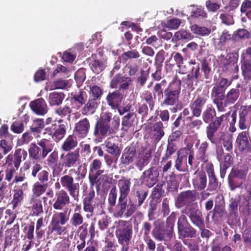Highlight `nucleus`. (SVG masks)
I'll return each mask as SVG.
<instances>
[{"label":"nucleus","mask_w":251,"mask_h":251,"mask_svg":"<svg viewBox=\"0 0 251 251\" xmlns=\"http://www.w3.org/2000/svg\"><path fill=\"white\" fill-rule=\"evenodd\" d=\"M176 213L172 212L168 217L166 221V227L163 228V224L158 220L154 222V227L152 231L153 238L158 241H169L173 237L174 224Z\"/></svg>","instance_id":"f257e3e1"},{"label":"nucleus","mask_w":251,"mask_h":251,"mask_svg":"<svg viewBox=\"0 0 251 251\" xmlns=\"http://www.w3.org/2000/svg\"><path fill=\"white\" fill-rule=\"evenodd\" d=\"M116 236L122 246L121 251H128L132 237V226L126 221L121 222V225L116 230Z\"/></svg>","instance_id":"f03ea898"},{"label":"nucleus","mask_w":251,"mask_h":251,"mask_svg":"<svg viewBox=\"0 0 251 251\" xmlns=\"http://www.w3.org/2000/svg\"><path fill=\"white\" fill-rule=\"evenodd\" d=\"M181 90V81L175 78L164 91V99L162 105L173 106L178 102Z\"/></svg>","instance_id":"7ed1b4c3"},{"label":"nucleus","mask_w":251,"mask_h":251,"mask_svg":"<svg viewBox=\"0 0 251 251\" xmlns=\"http://www.w3.org/2000/svg\"><path fill=\"white\" fill-rule=\"evenodd\" d=\"M137 209L136 205L131 200L128 202L127 200L118 199V204L113 212V215L116 218H121L124 215L130 217Z\"/></svg>","instance_id":"20e7f679"},{"label":"nucleus","mask_w":251,"mask_h":251,"mask_svg":"<svg viewBox=\"0 0 251 251\" xmlns=\"http://www.w3.org/2000/svg\"><path fill=\"white\" fill-rule=\"evenodd\" d=\"M177 229L180 239L193 238L197 236L196 230L188 223L184 215H181L178 218Z\"/></svg>","instance_id":"39448f33"},{"label":"nucleus","mask_w":251,"mask_h":251,"mask_svg":"<svg viewBox=\"0 0 251 251\" xmlns=\"http://www.w3.org/2000/svg\"><path fill=\"white\" fill-rule=\"evenodd\" d=\"M181 213L186 214L191 223L200 229L204 227L205 224L202 212L197 206H185Z\"/></svg>","instance_id":"423d86ee"},{"label":"nucleus","mask_w":251,"mask_h":251,"mask_svg":"<svg viewBox=\"0 0 251 251\" xmlns=\"http://www.w3.org/2000/svg\"><path fill=\"white\" fill-rule=\"evenodd\" d=\"M240 95V91L238 89L232 88L228 91L224 97L222 98L217 101V110L220 112L225 111V108L228 105L234 103L238 99Z\"/></svg>","instance_id":"0eeeda50"},{"label":"nucleus","mask_w":251,"mask_h":251,"mask_svg":"<svg viewBox=\"0 0 251 251\" xmlns=\"http://www.w3.org/2000/svg\"><path fill=\"white\" fill-rule=\"evenodd\" d=\"M197 200V192L195 190H187L181 192L175 199V206L180 208L184 206H194L191 205Z\"/></svg>","instance_id":"6e6552de"},{"label":"nucleus","mask_w":251,"mask_h":251,"mask_svg":"<svg viewBox=\"0 0 251 251\" xmlns=\"http://www.w3.org/2000/svg\"><path fill=\"white\" fill-rule=\"evenodd\" d=\"M60 183L62 187L66 188L71 196L76 200L79 197V185L78 183H74V178L69 175H65L60 178Z\"/></svg>","instance_id":"1a4fd4ad"},{"label":"nucleus","mask_w":251,"mask_h":251,"mask_svg":"<svg viewBox=\"0 0 251 251\" xmlns=\"http://www.w3.org/2000/svg\"><path fill=\"white\" fill-rule=\"evenodd\" d=\"M159 176L158 168L153 166L145 171L141 176V179L147 186L151 188L157 181Z\"/></svg>","instance_id":"9d476101"},{"label":"nucleus","mask_w":251,"mask_h":251,"mask_svg":"<svg viewBox=\"0 0 251 251\" xmlns=\"http://www.w3.org/2000/svg\"><path fill=\"white\" fill-rule=\"evenodd\" d=\"M225 117V115H222L220 117H216L215 120L210 123L206 127L207 138L212 144H217L216 140L215 138V134L221 125Z\"/></svg>","instance_id":"9b49d317"},{"label":"nucleus","mask_w":251,"mask_h":251,"mask_svg":"<svg viewBox=\"0 0 251 251\" xmlns=\"http://www.w3.org/2000/svg\"><path fill=\"white\" fill-rule=\"evenodd\" d=\"M79 151L77 150L66 154L62 153L60 155L62 166L67 168L75 167L79 160Z\"/></svg>","instance_id":"f8f14e48"},{"label":"nucleus","mask_w":251,"mask_h":251,"mask_svg":"<svg viewBox=\"0 0 251 251\" xmlns=\"http://www.w3.org/2000/svg\"><path fill=\"white\" fill-rule=\"evenodd\" d=\"M192 182L194 189L197 191L203 190L207 185V176L203 170H197L192 176Z\"/></svg>","instance_id":"ddd939ff"},{"label":"nucleus","mask_w":251,"mask_h":251,"mask_svg":"<svg viewBox=\"0 0 251 251\" xmlns=\"http://www.w3.org/2000/svg\"><path fill=\"white\" fill-rule=\"evenodd\" d=\"M102 166L101 161L94 159L90 165L89 180L92 185L97 183L98 177L103 173L104 170H100Z\"/></svg>","instance_id":"4468645a"},{"label":"nucleus","mask_w":251,"mask_h":251,"mask_svg":"<svg viewBox=\"0 0 251 251\" xmlns=\"http://www.w3.org/2000/svg\"><path fill=\"white\" fill-rule=\"evenodd\" d=\"M54 202L53 207L55 210H61L64 207L70 203V197L67 193L61 190L56 193L55 197L53 200Z\"/></svg>","instance_id":"2eb2a0df"},{"label":"nucleus","mask_w":251,"mask_h":251,"mask_svg":"<svg viewBox=\"0 0 251 251\" xmlns=\"http://www.w3.org/2000/svg\"><path fill=\"white\" fill-rule=\"evenodd\" d=\"M251 123V106L242 107L239 111V126L240 129L247 128Z\"/></svg>","instance_id":"dca6fc26"},{"label":"nucleus","mask_w":251,"mask_h":251,"mask_svg":"<svg viewBox=\"0 0 251 251\" xmlns=\"http://www.w3.org/2000/svg\"><path fill=\"white\" fill-rule=\"evenodd\" d=\"M206 101V99L204 97L197 96L196 99L192 102L190 105L193 116L189 117L187 119L191 120L193 117H200L202 112V108L205 104Z\"/></svg>","instance_id":"f3484780"},{"label":"nucleus","mask_w":251,"mask_h":251,"mask_svg":"<svg viewBox=\"0 0 251 251\" xmlns=\"http://www.w3.org/2000/svg\"><path fill=\"white\" fill-rule=\"evenodd\" d=\"M248 172V166L244 164H240L234 166L232 168L229 175L241 181H246Z\"/></svg>","instance_id":"a211bd4d"},{"label":"nucleus","mask_w":251,"mask_h":251,"mask_svg":"<svg viewBox=\"0 0 251 251\" xmlns=\"http://www.w3.org/2000/svg\"><path fill=\"white\" fill-rule=\"evenodd\" d=\"M50 130V133L52 136V138L56 142L60 141L65 136L67 128V124H56L52 125L49 128Z\"/></svg>","instance_id":"6ab92c4d"},{"label":"nucleus","mask_w":251,"mask_h":251,"mask_svg":"<svg viewBox=\"0 0 251 251\" xmlns=\"http://www.w3.org/2000/svg\"><path fill=\"white\" fill-rule=\"evenodd\" d=\"M136 157V150L134 146L127 147L124 150L121 157V163L125 165L134 162Z\"/></svg>","instance_id":"aec40b11"},{"label":"nucleus","mask_w":251,"mask_h":251,"mask_svg":"<svg viewBox=\"0 0 251 251\" xmlns=\"http://www.w3.org/2000/svg\"><path fill=\"white\" fill-rule=\"evenodd\" d=\"M90 127L89 121L85 118L75 123V131L80 137L84 138L87 136Z\"/></svg>","instance_id":"412c9836"},{"label":"nucleus","mask_w":251,"mask_h":251,"mask_svg":"<svg viewBox=\"0 0 251 251\" xmlns=\"http://www.w3.org/2000/svg\"><path fill=\"white\" fill-rule=\"evenodd\" d=\"M114 130L112 128H110V124L105 123L103 122L98 121L96 124L94 135L95 136L97 137L99 134L102 136H106L108 134H112L114 133Z\"/></svg>","instance_id":"4be33fe9"},{"label":"nucleus","mask_w":251,"mask_h":251,"mask_svg":"<svg viewBox=\"0 0 251 251\" xmlns=\"http://www.w3.org/2000/svg\"><path fill=\"white\" fill-rule=\"evenodd\" d=\"M30 106L33 111L38 115H44L48 112L47 105L42 98L31 101Z\"/></svg>","instance_id":"5701e85b"},{"label":"nucleus","mask_w":251,"mask_h":251,"mask_svg":"<svg viewBox=\"0 0 251 251\" xmlns=\"http://www.w3.org/2000/svg\"><path fill=\"white\" fill-rule=\"evenodd\" d=\"M42 166L40 164L36 163L32 168V176L36 177L37 175L40 183H44L49 180V172L46 170H41Z\"/></svg>","instance_id":"b1692460"},{"label":"nucleus","mask_w":251,"mask_h":251,"mask_svg":"<svg viewBox=\"0 0 251 251\" xmlns=\"http://www.w3.org/2000/svg\"><path fill=\"white\" fill-rule=\"evenodd\" d=\"M122 99L123 95L119 90H116L112 93H109L106 98L107 104L112 109L118 108L119 103L121 102Z\"/></svg>","instance_id":"393cba45"},{"label":"nucleus","mask_w":251,"mask_h":251,"mask_svg":"<svg viewBox=\"0 0 251 251\" xmlns=\"http://www.w3.org/2000/svg\"><path fill=\"white\" fill-rule=\"evenodd\" d=\"M236 143L241 151H248L250 148V143L248 139V133L243 131L240 133L236 139Z\"/></svg>","instance_id":"a878e982"},{"label":"nucleus","mask_w":251,"mask_h":251,"mask_svg":"<svg viewBox=\"0 0 251 251\" xmlns=\"http://www.w3.org/2000/svg\"><path fill=\"white\" fill-rule=\"evenodd\" d=\"M131 183L130 179H124L118 181L120 196L118 199L127 200V197L130 191Z\"/></svg>","instance_id":"bb28decb"},{"label":"nucleus","mask_w":251,"mask_h":251,"mask_svg":"<svg viewBox=\"0 0 251 251\" xmlns=\"http://www.w3.org/2000/svg\"><path fill=\"white\" fill-rule=\"evenodd\" d=\"M163 128V123L161 121L156 122L153 124L151 129L153 138L155 141L158 142L164 136L165 133Z\"/></svg>","instance_id":"cd10ccee"},{"label":"nucleus","mask_w":251,"mask_h":251,"mask_svg":"<svg viewBox=\"0 0 251 251\" xmlns=\"http://www.w3.org/2000/svg\"><path fill=\"white\" fill-rule=\"evenodd\" d=\"M233 136L229 133L224 134L221 133L219 142H221L227 151L232 152L233 150L232 145Z\"/></svg>","instance_id":"c85d7f7f"},{"label":"nucleus","mask_w":251,"mask_h":251,"mask_svg":"<svg viewBox=\"0 0 251 251\" xmlns=\"http://www.w3.org/2000/svg\"><path fill=\"white\" fill-rule=\"evenodd\" d=\"M106 151L109 153L115 156H119L121 153V150L118 145L114 142L112 138L107 139L104 143Z\"/></svg>","instance_id":"c756f323"},{"label":"nucleus","mask_w":251,"mask_h":251,"mask_svg":"<svg viewBox=\"0 0 251 251\" xmlns=\"http://www.w3.org/2000/svg\"><path fill=\"white\" fill-rule=\"evenodd\" d=\"M71 209H65L63 211L53 215L51 221L58 222L62 225L66 224L69 220Z\"/></svg>","instance_id":"7c9ffc66"},{"label":"nucleus","mask_w":251,"mask_h":251,"mask_svg":"<svg viewBox=\"0 0 251 251\" xmlns=\"http://www.w3.org/2000/svg\"><path fill=\"white\" fill-rule=\"evenodd\" d=\"M151 157V152L148 151L145 153L140 154L136 163V166L140 171H142L150 162Z\"/></svg>","instance_id":"2f4dec72"},{"label":"nucleus","mask_w":251,"mask_h":251,"mask_svg":"<svg viewBox=\"0 0 251 251\" xmlns=\"http://www.w3.org/2000/svg\"><path fill=\"white\" fill-rule=\"evenodd\" d=\"M209 146V144L206 141H204L201 143L198 149V151L197 154L196 158L204 163L208 162V157L206 154V150Z\"/></svg>","instance_id":"473e14b6"},{"label":"nucleus","mask_w":251,"mask_h":251,"mask_svg":"<svg viewBox=\"0 0 251 251\" xmlns=\"http://www.w3.org/2000/svg\"><path fill=\"white\" fill-rule=\"evenodd\" d=\"M27 155V152L23 149H18L15 150L13 155V163L16 168L19 167L22 160H25Z\"/></svg>","instance_id":"72a5a7b5"},{"label":"nucleus","mask_w":251,"mask_h":251,"mask_svg":"<svg viewBox=\"0 0 251 251\" xmlns=\"http://www.w3.org/2000/svg\"><path fill=\"white\" fill-rule=\"evenodd\" d=\"M77 145L76 137L74 135H69L61 146V149L65 151H69L73 150Z\"/></svg>","instance_id":"f704fd0d"},{"label":"nucleus","mask_w":251,"mask_h":251,"mask_svg":"<svg viewBox=\"0 0 251 251\" xmlns=\"http://www.w3.org/2000/svg\"><path fill=\"white\" fill-rule=\"evenodd\" d=\"M58 222L51 221L49 227V232L54 233L55 235H60L65 233L66 232V228Z\"/></svg>","instance_id":"c9c22d12"},{"label":"nucleus","mask_w":251,"mask_h":251,"mask_svg":"<svg viewBox=\"0 0 251 251\" xmlns=\"http://www.w3.org/2000/svg\"><path fill=\"white\" fill-rule=\"evenodd\" d=\"M65 95L63 93L54 92L49 95V102L51 106L60 104L64 100Z\"/></svg>","instance_id":"e433bc0d"},{"label":"nucleus","mask_w":251,"mask_h":251,"mask_svg":"<svg viewBox=\"0 0 251 251\" xmlns=\"http://www.w3.org/2000/svg\"><path fill=\"white\" fill-rule=\"evenodd\" d=\"M216 111L213 107H207L202 114L203 122L205 123H210L213 122L214 117L216 116Z\"/></svg>","instance_id":"4c0bfd02"},{"label":"nucleus","mask_w":251,"mask_h":251,"mask_svg":"<svg viewBox=\"0 0 251 251\" xmlns=\"http://www.w3.org/2000/svg\"><path fill=\"white\" fill-rule=\"evenodd\" d=\"M225 91V90L223 88H221L217 85L214 86L211 90V97L213 98V102L216 105L217 108L218 104L217 102L222 98V96L224 97Z\"/></svg>","instance_id":"58836bf2"},{"label":"nucleus","mask_w":251,"mask_h":251,"mask_svg":"<svg viewBox=\"0 0 251 251\" xmlns=\"http://www.w3.org/2000/svg\"><path fill=\"white\" fill-rule=\"evenodd\" d=\"M134 119V113L129 112L122 119V130L125 131H127L128 129L133 124Z\"/></svg>","instance_id":"ea45409f"},{"label":"nucleus","mask_w":251,"mask_h":251,"mask_svg":"<svg viewBox=\"0 0 251 251\" xmlns=\"http://www.w3.org/2000/svg\"><path fill=\"white\" fill-rule=\"evenodd\" d=\"M97 106V103L95 100H90L82 108V113L83 115L92 114Z\"/></svg>","instance_id":"a19ab883"},{"label":"nucleus","mask_w":251,"mask_h":251,"mask_svg":"<svg viewBox=\"0 0 251 251\" xmlns=\"http://www.w3.org/2000/svg\"><path fill=\"white\" fill-rule=\"evenodd\" d=\"M29 157L34 160H40L41 157L40 149L35 144L32 143L28 149Z\"/></svg>","instance_id":"79ce46f5"},{"label":"nucleus","mask_w":251,"mask_h":251,"mask_svg":"<svg viewBox=\"0 0 251 251\" xmlns=\"http://www.w3.org/2000/svg\"><path fill=\"white\" fill-rule=\"evenodd\" d=\"M244 181L237 179L234 177H231L229 175L228 177V185L231 191H234L236 188H242L244 184Z\"/></svg>","instance_id":"37998d69"},{"label":"nucleus","mask_w":251,"mask_h":251,"mask_svg":"<svg viewBox=\"0 0 251 251\" xmlns=\"http://www.w3.org/2000/svg\"><path fill=\"white\" fill-rule=\"evenodd\" d=\"M75 211H76L75 209ZM83 222V216L80 213L75 212L73 213L70 221L71 225L75 227L82 225Z\"/></svg>","instance_id":"c03bdc74"},{"label":"nucleus","mask_w":251,"mask_h":251,"mask_svg":"<svg viewBox=\"0 0 251 251\" xmlns=\"http://www.w3.org/2000/svg\"><path fill=\"white\" fill-rule=\"evenodd\" d=\"M148 195V191L144 189H139L136 192L135 196L137 198V208L141 206L144 202Z\"/></svg>","instance_id":"a18cd8bd"},{"label":"nucleus","mask_w":251,"mask_h":251,"mask_svg":"<svg viewBox=\"0 0 251 251\" xmlns=\"http://www.w3.org/2000/svg\"><path fill=\"white\" fill-rule=\"evenodd\" d=\"M72 112V109L69 106L65 105L57 108L55 113L62 118L67 116V120L69 121L71 118L70 114Z\"/></svg>","instance_id":"49530a36"},{"label":"nucleus","mask_w":251,"mask_h":251,"mask_svg":"<svg viewBox=\"0 0 251 251\" xmlns=\"http://www.w3.org/2000/svg\"><path fill=\"white\" fill-rule=\"evenodd\" d=\"M193 37L191 33L187 30L181 29L176 32L174 35L176 40H191Z\"/></svg>","instance_id":"de8ad7c7"},{"label":"nucleus","mask_w":251,"mask_h":251,"mask_svg":"<svg viewBox=\"0 0 251 251\" xmlns=\"http://www.w3.org/2000/svg\"><path fill=\"white\" fill-rule=\"evenodd\" d=\"M117 198V191L115 186H114L110 190L108 196V206L111 208L116 205Z\"/></svg>","instance_id":"09e8293b"},{"label":"nucleus","mask_w":251,"mask_h":251,"mask_svg":"<svg viewBox=\"0 0 251 251\" xmlns=\"http://www.w3.org/2000/svg\"><path fill=\"white\" fill-rule=\"evenodd\" d=\"M58 54H59V56L65 63H73L76 58L75 54L73 53L69 50V49L65 50L62 53L59 52Z\"/></svg>","instance_id":"8fccbe9b"},{"label":"nucleus","mask_w":251,"mask_h":251,"mask_svg":"<svg viewBox=\"0 0 251 251\" xmlns=\"http://www.w3.org/2000/svg\"><path fill=\"white\" fill-rule=\"evenodd\" d=\"M47 187V184H41L39 182H36L33 186L32 192L34 195L39 197L45 192Z\"/></svg>","instance_id":"3c124183"},{"label":"nucleus","mask_w":251,"mask_h":251,"mask_svg":"<svg viewBox=\"0 0 251 251\" xmlns=\"http://www.w3.org/2000/svg\"><path fill=\"white\" fill-rule=\"evenodd\" d=\"M95 207V204L94 202L83 201V211L86 213H88L86 215L87 217L89 218L90 216H92L93 215Z\"/></svg>","instance_id":"603ef678"},{"label":"nucleus","mask_w":251,"mask_h":251,"mask_svg":"<svg viewBox=\"0 0 251 251\" xmlns=\"http://www.w3.org/2000/svg\"><path fill=\"white\" fill-rule=\"evenodd\" d=\"M106 61L103 56V53L100 51L93 54L87 59V62L89 63H104Z\"/></svg>","instance_id":"864d4df0"},{"label":"nucleus","mask_w":251,"mask_h":251,"mask_svg":"<svg viewBox=\"0 0 251 251\" xmlns=\"http://www.w3.org/2000/svg\"><path fill=\"white\" fill-rule=\"evenodd\" d=\"M44 121L42 119L34 120L31 126V130L33 132L40 133L44 127Z\"/></svg>","instance_id":"5fc2aeb1"},{"label":"nucleus","mask_w":251,"mask_h":251,"mask_svg":"<svg viewBox=\"0 0 251 251\" xmlns=\"http://www.w3.org/2000/svg\"><path fill=\"white\" fill-rule=\"evenodd\" d=\"M191 30L197 34L201 35H208L210 34L211 30L207 27L200 26L197 25H194L191 26Z\"/></svg>","instance_id":"6e6d98bb"},{"label":"nucleus","mask_w":251,"mask_h":251,"mask_svg":"<svg viewBox=\"0 0 251 251\" xmlns=\"http://www.w3.org/2000/svg\"><path fill=\"white\" fill-rule=\"evenodd\" d=\"M23 199V192L21 190H16L13 196L12 201V208L14 209L19 203H21Z\"/></svg>","instance_id":"4d7b16f0"},{"label":"nucleus","mask_w":251,"mask_h":251,"mask_svg":"<svg viewBox=\"0 0 251 251\" xmlns=\"http://www.w3.org/2000/svg\"><path fill=\"white\" fill-rule=\"evenodd\" d=\"M140 56L139 52L135 50L125 52L121 55L123 61H127L133 58H137Z\"/></svg>","instance_id":"13d9d810"},{"label":"nucleus","mask_w":251,"mask_h":251,"mask_svg":"<svg viewBox=\"0 0 251 251\" xmlns=\"http://www.w3.org/2000/svg\"><path fill=\"white\" fill-rule=\"evenodd\" d=\"M199 67L193 68L191 74H190L187 75L188 86H190V87L192 88V89H193L194 88H192V84L191 83H193V80L196 79L198 78L199 75Z\"/></svg>","instance_id":"bf43d9fd"},{"label":"nucleus","mask_w":251,"mask_h":251,"mask_svg":"<svg viewBox=\"0 0 251 251\" xmlns=\"http://www.w3.org/2000/svg\"><path fill=\"white\" fill-rule=\"evenodd\" d=\"M220 18L221 19L222 23L226 25H230L234 23L233 16L229 13H222L220 15Z\"/></svg>","instance_id":"052dcab7"},{"label":"nucleus","mask_w":251,"mask_h":251,"mask_svg":"<svg viewBox=\"0 0 251 251\" xmlns=\"http://www.w3.org/2000/svg\"><path fill=\"white\" fill-rule=\"evenodd\" d=\"M58 159V152L54 151L48 157L47 164L50 167H53L57 163Z\"/></svg>","instance_id":"680f3d73"},{"label":"nucleus","mask_w":251,"mask_h":251,"mask_svg":"<svg viewBox=\"0 0 251 251\" xmlns=\"http://www.w3.org/2000/svg\"><path fill=\"white\" fill-rule=\"evenodd\" d=\"M90 92L93 97V99L95 100L100 99L103 93L102 90L96 85H93L90 87Z\"/></svg>","instance_id":"e2e57ef3"},{"label":"nucleus","mask_w":251,"mask_h":251,"mask_svg":"<svg viewBox=\"0 0 251 251\" xmlns=\"http://www.w3.org/2000/svg\"><path fill=\"white\" fill-rule=\"evenodd\" d=\"M94 185L95 184L92 185V184H90V188L88 191H83V193L85 192L86 193L85 197L83 199V201L94 202V200L95 197V192L94 189Z\"/></svg>","instance_id":"0e129e2a"},{"label":"nucleus","mask_w":251,"mask_h":251,"mask_svg":"<svg viewBox=\"0 0 251 251\" xmlns=\"http://www.w3.org/2000/svg\"><path fill=\"white\" fill-rule=\"evenodd\" d=\"M163 184H157L153 189L151 195L153 199H160L163 194L164 191L162 188Z\"/></svg>","instance_id":"69168bd1"},{"label":"nucleus","mask_w":251,"mask_h":251,"mask_svg":"<svg viewBox=\"0 0 251 251\" xmlns=\"http://www.w3.org/2000/svg\"><path fill=\"white\" fill-rule=\"evenodd\" d=\"M218 185V182L215 175L209 176V183L207 190L212 191L215 190Z\"/></svg>","instance_id":"338daca9"},{"label":"nucleus","mask_w":251,"mask_h":251,"mask_svg":"<svg viewBox=\"0 0 251 251\" xmlns=\"http://www.w3.org/2000/svg\"><path fill=\"white\" fill-rule=\"evenodd\" d=\"M236 38L239 39H249L251 37L250 33L245 29H239L234 34Z\"/></svg>","instance_id":"774afa93"}]
</instances>
